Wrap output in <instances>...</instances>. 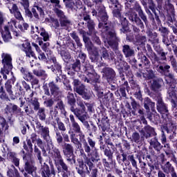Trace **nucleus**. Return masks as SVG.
I'll use <instances>...</instances> for the list:
<instances>
[{
	"instance_id": "obj_29",
	"label": "nucleus",
	"mask_w": 177,
	"mask_h": 177,
	"mask_svg": "<svg viewBox=\"0 0 177 177\" xmlns=\"http://www.w3.org/2000/svg\"><path fill=\"white\" fill-rule=\"evenodd\" d=\"M67 102L71 107L74 106L75 104V97H74V94L73 93H68L66 97Z\"/></svg>"
},
{
	"instance_id": "obj_7",
	"label": "nucleus",
	"mask_w": 177,
	"mask_h": 177,
	"mask_svg": "<svg viewBox=\"0 0 177 177\" xmlns=\"http://www.w3.org/2000/svg\"><path fill=\"white\" fill-rule=\"evenodd\" d=\"M7 8L9 9L10 13L14 15L15 17H16L19 21L23 20V17L21 16V13L19 10V8L15 3H8Z\"/></svg>"
},
{
	"instance_id": "obj_32",
	"label": "nucleus",
	"mask_w": 177,
	"mask_h": 177,
	"mask_svg": "<svg viewBox=\"0 0 177 177\" xmlns=\"http://www.w3.org/2000/svg\"><path fill=\"white\" fill-rule=\"evenodd\" d=\"M21 50L24 52H28L29 50H31V44L29 43L28 41L26 40L22 44L21 47Z\"/></svg>"
},
{
	"instance_id": "obj_9",
	"label": "nucleus",
	"mask_w": 177,
	"mask_h": 177,
	"mask_svg": "<svg viewBox=\"0 0 177 177\" xmlns=\"http://www.w3.org/2000/svg\"><path fill=\"white\" fill-rule=\"evenodd\" d=\"M47 56L48 57V61H47L48 64H50V63L53 64L51 66H48V68H52L53 71H55V70H57L58 71L62 70V66L59 65V64H57L56 62V57L52 55H49V53H48Z\"/></svg>"
},
{
	"instance_id": "obj_48",
	"label": "nucleus",
	"mask_w": 177,
	"mask_h": 177,
	"mask_svg": "<svg viewBox=\"0 0 177 177\" xmlns=\"http://www.w3.org/2000/svg\"><path fill=\"white\" fill-rule=\"evenodd\" d=\"M79 167H80V169H84V168H86V174L87 175H91V171L88 169V166H86V165H84L83 161L79 162Z\"/></svg>"
},
{
	"instance_id": "obj_5",
	"label": "nucleus",
	"mask_w": 177,
	"mask_h": 177,
	"mask_svg": "<svg viewBox=\"0 0 177 177\" xmlns=\"http://www.w3.org/2000/svg\"><path fill=\"white\" fill-rule=\"evenodd\" d=\"M36 128L38 129L39 133H40L41 138L48 142L50 139V136H49V127H44L41 123L37 122L36 124Z\"/></svg>"
},
{
	"instance_id": "obj_26",
	"label": "nucleus",
	"mask_w": 177,
	"mask_h": 177,
	"mask_svg": "<svg viewBox=\"0 0 177 177\" xmlns=\"http://www.w3.org/2000/svg\"><path fill=\"white\" fill-rule=\"evenodd\" d=\"M8 129V124L5 118L0 116V136L3 135V129Z\"/></svg>"
},
{
	"instance_id": "obj_23",
	"label": "nucleus",
	"mask_w": 177,
	"mask_h": 177,
	"mask_svg": "<svg viewBox=\"0 0 177 177\" xmlns=\"http://www.w3.org/2000/svg\"><path fill=\"white\" fill-rule=\"evenodd\" d=\"M102 57L105 59V60H113L114 59V53H110L109 54L107 53V50L106 48H102Z\"/></svg>"
},
{
	"instance_id": "obj_57",
	"label": "nucleus",
	"mask_w": 177,
	"mask_h": 177,
	"mask_svg": "<svg viewBox=\"0 0 177 177\" xmlns=\"http://www.w3.org/2000/svg\"><path fill=\"white\" fill-rule=\"evenodd\" d=\"M54 156L55 157L58 158V160H63V158H62V154L60 153V151L59 149L54 150Z\"/></svg>"
},
{
	"instance_id": "obj_25",
	"label": "nucleus",
	"mask_w": 177,
	"mask_h": 177,
	"mask_svg": "<svg viewBox=\"0 0 177 177\" xmlns=\"http://www.w3.org/2000/svg\"><path fill=\"white\" fill-rule=\"evenodd\" d=\"M99 16L100 17H101V20L106 26V24H107V20L109 19V17H107V13L106 12V10L104 8H102L101 11H99Z\"/></svg>"
},
{
	"instance_id": "obj_6",
	"label": "nucleus",
	"mask_w": 177,
	"mask_h": 177,
	"mask_svg": "<svg viewBox=\"0 0 177 177\" xmlns=\"http://www.w3.org/2000/svg\"><path fill=\"white\" fill-rule=\"evenodd\" d=\"M87 75L89 77L85 78L84 82H87L88 84L89 83H95L99 81V75L97 74L96 72H95V70L93 69V66H91V70L89 71L87 69Z\"/></svg>"
},
{
	"instance_id": "obj_12",
	"label": "nucleus",
	"mask_w": 177,
	"mask_h": 177,
	"mask_svg": "<svg viewBox=\"0 0 177 177\" xmlns=\"http://www.w3.org/2000/svg\"><path fill=\"white\" fill-rule=\"evenodd\" d=\"M63 153L65 157H71L74 156V147L71 144L65 143L62 145Z\"/></svg>"
},
{
	"instance_id": "obj_19",
	"label": "nucleus",
	"mask_w": 177,
	"mask_h": 177,
	"mask_svg": "<svg viewBox=\"0 0 177 177\" xmlns=\"http://www.w3.org/2000/svg\"><path fill=\"white\" fill-rule=\"evenodd\" d=\"M133 9L136 10V12H138L140 17L142 19V20H143L145 24H147V17L145 16V14L143 13V10H142V8H140V6L138 3H136Z\"/></svg>"
},
{
	"instance_id": "obj_33",
	"label": "nucleus",
	"mask_w": 177,
	"mask_h": 177,
	"mask_svg": "<svg viewBox=\"0 0 177 177\" xmlns=\"http://www.w3.org/2000/svg\"><path fill=\"white\" fill-rule=\"evenodd\" d=\"M145 132H147V135L145 138H150V135H156V132L154 131V129L150 126H146L144 128Z\"/></svg>"
},
{
	"instance_id": "obj_13",
	"label": "nucleus",
	"mask_w": 177,
	"mask_h": 177,
	"mask_svg": "<svg viewBox=\"0 0 177 177\" xmlns=\"http://www.w3.org/2000/svg\"><path fill=\"white\" fill-rule=\"evenodd\" d=\"M24 169L28 174L32 175L34 172H37V167L33 161H27L25 163Z\"/></svg>"
},
{
	"instance_id": "obj_3",
	"label": "nucleus",
	"mask_w": 177,
	"mask_h": 177,
	"mask_svg": "<svg viewBox=\"0 0 177 177\" xmlns=\"http://www.w3.org/2000/svg\"><path fill=\"white\" fill-rule=\"evenodd\" d=\"M10 26L11 27H13V26H16V21L11 20L8 22V26H4L3 30L1 31V37L4 42H10V40L12 39V35H10V31H9Z\"/></svg>"
},
{
	"instance_id": "obj_51",
	"label": "nucleus",
	"mask_w": 177,
	"mask_h": 177,
	"mask_svg": "<svg viewBox=\"0 0 177 177\" xmlns=\"http://www.w3.org/2000/svg\"><path fill=\"white\" fill-rule=\"evenodd\" d=\"M20 3L24 6V9L30 8V1L28 0H20Z\"/></svg>"
},
{
	"instance_id": "obj_30",
	"label": "nucleus",
	"mask_w": 177,
	"mask_h": 177,
	"mask_svg": "<svg viewBox=\"0 0 177 177\" xmlns=\"http://www.w3.org/2000/svg\"><path fill=\"white\" fill-rule=\"evenodd\" d=\"M24 149L28 153H32V143H31V140H27L26 143H24Z\"/></svg>"
},
{
	"instance_id": "obj_4",
	"label": "nucleus",
	"mask_w": 177,
	"mask_h": 177,
	"mask_svg": "<svg viewBox=\"0 0 177 177\" xmlns=\"http://www.w3.org/2000/svg\"><path fill=\"white\" fill-rule=\"evenodd\" d=\"M54 12L59 18L62 27H70V26H71V21H70V20L66 17L64 12L60 10V8H54Z\"/></svg>"
},
{
	"instance_id": "obj_34",
	"label": "nucleus",
	"mask_w": 177,
	"mask_h": 177,
	"mask_svg": "<svg viewBox=\"0 0 177 177\" xmlns=\"http://www.w3.org/2000/svg\"><path fill=\"white\" fill-rule=\"evenodd\" d=\"M28 24L26 23L24 19L19 21L18 28L21 30V31H26V30H28Z\"/></svg>"
},
{
	"instance_id": "obj_31",
	"label": "nucleus",
	"mask_w": 177,
	"mask_h": 177,
	"mask_svg": "<svg viewBox=\"0 0 177 177\" xmlns=\"http://www.w3.org/2000/svg\"><path fill=\"white\" fill-rule=\"evenodd\" d=\"M38 110L37 115L41 121H45L46 118V114L45 113V108H40Z\"/></svg>"
},
{
	"instance_id": "obj_21",
	"label": "nucleus",
	"mask_w": 177,
	"mask_h": 177,
	"mask_svg": "<svg viewBox=\"0 0 177 177\" xmlns=\"http://www.w3.org/2000/svg\"><path fill=\"white\" fill-rule=\"evenodd\" d=\"M104 73L105 74L106 77L110 80L111 78H114L115 76V72H114V70L111 68H105L103 69Z\"/></svg>"
},
{
	"instance_id": "obj_24",
	"label": "nucleus",
	"mask_w": 177,
	"mask_h": 177,
	"mask_svg": "<svg viewBox=\"0 0 177 177\" xmlns=\"http://www.w3.org/2000/svg\"><path fill=\"white\" fill-rule=\"evenodd\" d=\"M149 144L151 147H153V149H155V150H157L158 151H160V150L161 149V144L156 138L151 140L149 141Z\"/></svg>"
},
{
	"instance_id": "obj_53",
	"label": "nucleus",
	"mask_w": 177,
	"mask_h": 177,
	"mask_svg": "<svg viewBox=\"0 0 177 177\" xmlns=\"http://www.w3.org/2000/svg\"><path fill=\"white\" fill-rule=\"evenodd\" d=\"M84 162L88 165L89 167V169H92V167H93V163L91 161V159L88 158L86 156L84 157Z\"/></svg>"
},
{
	"instance_id": "obj_1",
	"label": "nucleus",
	"mask_w": 177,
	"mask_h": 177,
	"mask_svg": "<svg viewBox=\"0 0 177 177\" xmlns=\"http://www.w3.org/2000/svg\"><path fill=\"white\" fill-rule=\"evenodd\" d=\"M1 57L3 68L1 69L0 73L1 75H3V80H8V75H9L10 70L13 68V66L12 65V57L8 53H3Z\"/></svg>"
},
{
	"instance_id": "obj_15",
	"label": "nucleus",
	"mask_w": 177,
	"mask_h": 177,
	"mask_svg": "<svg viewBox=\"0 0 177 177\" xmlns=\"http://www.w3.org/2000/svg\"><path fill=\"white\" fill-rule=\"evenodd\" d=\"M162 170L165 174H175V169L169 162H167L165 165L161 166Z\"/></svg>"
},
{
	"instance_id": "obj_41",
	"label": "nucleus",
	"mask_w": 177,
	"mask_h": 177,
	"mask_svg": "<svg viewBox=\"0 0 177 177\" xmlns=\"http://www.w3.org/2000/svg\"><path fill=\"white\" fill-rule=\"evenodd\" d=\"M131 138L133 142H135L136 143H139V140H140V135L139 134V133H133Z\"/></svg>"
},
{
	"instance_id": "obj_58",
	"label": "nucleus",
	"mask_w": 177,
	"mask_h": 177,
	"mask_svg": "<svg viewBox=\"0 0 177 177\" xmlns=\"http://www.w3.org/2000/svg\"><path fill=\"white\" fill-rule=\"evenodd\" d=\"M71 157H66V161H68L71 165H73V164H75V158L74 157V155Z\"/></svg>"
},
{
	"instance_id": "obj_55",
	"label": "nucleus",
	"mask_w": 177,
	"mask_h": 177,
	"mask_svg": "<svg viewBox=\"0 0 177 177\" xmlns=\"http://www.w3.org/2000/svg\"><path fill=\"white\" fill-rule=\"evenodd\" d=\"M49 43H44L42 46H41V49L44 51V52H49L50 55H52V52L49 51Z\"/></svg>"
},
{
	"instance_id": "obj_10",
	"label": "nucleus",
	"mask_w": 177,
	"mask_h": 177,
	"mask_svg": "<svg viewBox=\"0 0 177 177\" xmlns=\"http://www.w3.org/2000/svg\"><path fill=\"white\" fill-rule=\"evenodd\" d=\"M41 170L42 177H49L50 176V174H52V175H54V176L56 175L55 167L52 166L51 170H49V166L45 163L44 164V165L41 166Z\"/></svg>"
},
{
	"instance_id": "obj_40",
	"label": "nucleus",
	"mask_w": 177,
	"mask_h": 177,
	"mask_svg": "<svg viewBox=\"0 0 177 177\" xmlns=\"http://www.w3.org/2000/svg\"><path fill=\"white\" fill-rule=\"evenodd\" d=\"M61 55L62 59L65 61L70 60V59H71V55H70V53L67 51H62Z\"/></svg>"
},
{
	"instance_id": "obj_43",
	"label": "nucleus",
	"mask_w": 177,
	"mask_h": 177,
	"mask_svg": "<svg viewBox=\"0 0 177 177\" xmlns=\"http://www.w3.org/2000/svg\"><path fill=\"white\" fill-rule=\"evenodd\" d=\"M71 37H73V39H75L77 46H82V44H81V41L80 40V37L77 35L75 33H71Z\"/></svg>"
},
{
	"instance_id": "obj_22",
	"label": "nucleus",
	"mask_w": 177,
	"mask_h": 177,
	"mask_svg": "<svg viewBox=\"0 0 177 177\" xmlns=\"http://www.w3.org/2000/svg\"><path fill=\"white\" fill-rule=\"evenodd\" d=\"M113 15L115 17H121V4L116 3L113 4Z\"/></svg>"
},
{
	"instance_id": "obj_50",
	"label": "nucleus",
	"mask_w": 177,
	"mask_h": 177,
	"mask_svg": "<svg viewBox=\"0 0 177 177\" xmlns=\"http://www.w3.org/2000/svg\"><path fill=\"white\" fill-rule=\"evenodd\" d=\"M136 24H137V26H139V27H140V28H143L144 25H143V22H142V20H140V19L139 17H138V15H135V21Z\"/></svg>"
},
{
	"instance_id": "obj_36",
	"label": "nucleus",
	"mask_w": 177,
	"mask_h": 177,
	"mask_svg": "<svg viewBox=\"0 0 177 177\" xmlns=\"http://www.w3.org/2000/svg\"><path fill=\"white\" fill-rule=\"evenodd\" d=\"M5 88L9 95H13V91H12V84H10V80H8L7 82L5 84Z\"/></svg>"
},
{
	"instance_id": "obj_27",
	"label": "nucleus",
	"mask_w": 177,
	"mask_h": 177,
	"mask_svg": "<svg viewBox=\"0 0 177 177\" xmlns=\"http://www.w3.org/2000/svg\"><path fill=\"white\" fill-rule=\"evenodd\" d=\"M48 86L52 95H57L59 93V86H57L53 82L49 83Z\"/></svg>"
},
{
	"instance_id": "obj_59",
	"label": "nucleus",
	"mask_w": 177,
	"mask_h": 177,
	"mask_svg": "<svg viewBox=\"0 0 177 177\" xmlns=\"http://www.w3.org/2000/svg\"><path fill=\"white\" fill-rule=\"evenodd\" d=\"M56 139L57 141V143H62L63 142V137L62 136V134L59 132L56 133Z\"/></svg>"
},
{
	"instance_id": "obj_42",
	"label": "nucleus",
	"mask_w": 177,
	"mask_h": 177,
	"mask_svg": "<svg viewBox=\"0 0 177 177\" xmlns=\"http://www.w3.org/2000/svg\"><path fill=\"white\" fill-rule=\"evenodd\" d=\"M89 53H92L93 55L99 56V51L97 50V48L95 47L90 46L88 48Z\"/></svg>"
},
{
	"instance_id": "obj_64",
	"label": "nucleus",
	"mask_w": 177,
	"mask_h": 177,
	"mask_svg": "<svg viewBox=\"0 0 177 177\" xmlns=\"http://www.w3.org/2000/svg\"><path fill=\"white\" fill-rule=\"evenodd\" d=\"M88 143L92 149H93L96 145V142L93 141V140H92L91 138H88Z\"/></svg>"
},
{
	"instance_id": "obj_18",
	"label": "nucleus",
	"mask_w": 177,
	"mask_h": 177,
	"mask_svg": "<svg viewBox=\"0 0 177 177\" xmlns=\"http://www.w3.org/2000/svg\"><path fill=\"white\" fill-rule=\"evenodd\" d=\"M80 141L83 143L84 149L86 153H91V147L88 145L86 140H85V135L84 133L80 134Z\"/></svg>"
},
{
	"instance_id": "obj_38",
	"label": "nucleus",
	"mask_w": 177,
	"mask_h": 177,
	"mask_svg": "<svg viewBox=\"0 0 177 177\" xmlns=\"http://www.w3.org/2000/svg\"><path fill=\"white\" fill-rule=\"evenodd\" d=\"M33 73L35 74V75H37V77H46V72L44 70H34Z\"/></svg>"
},
{
	"instance_id": "obj_56",
	"label": "nucleus",
	"mask_w": 177,
	"mask_h": 177,
	"mask_svg": "<svg viewBox=\"0 0 177 177\" xmlns=\"http://www.w3.org/2000/svg\"><path fill=\"white\" fill-rule=\"evenodd\" d=\"M161 85H162V80L155 81L153 84L154 88H156L157 89L161 88Z\"/></svg>"
},
{
	"instance_id": "obj_54",
	"label": "nucleus",
	"mask_w": 177,
	"mask_h": 177,
	"mask_svg": "<svg viewBox=\"0 0 177 177\" xmlns=\"http://www.w3.org/2000/svg\"><path fill=\"white\" fill-rule=\"evenodd\" d=\"M37 55L39 60H45L46 59L45 53H44L41 50L39 51H37Z\"/></svg>"
},
{
	"instance_id": "obj_60",
	"label": "nucleus",
	"mask_w": 177,
	"mask_h": 177,
	"mask_svg": "<svg viewBox=\"0 0 177 177\" xmlns=\"http://www.w3.org/2000/svg\"><path fill=\"white\" fill-rule=\"evenodd\" d=\"M56 107L57 109H59L61 111H64V105L63 104V102L62 101L58 102Z\"/></svg>"
},
{
	"instance_id": "obj_49",
	"label": "nucleus",
	"mask_w": 177,
	"mask_h": 177,
	"mask_svg": "<svg viewBox=\"0 0 177 177\" xmlns=\"http://www.w3.org/2000/svg\"><path fill=\"white\" fill-rule=\"evenodd\" d=\"M151 100H149V97H147L145 99L144 101V107L146 110H150V107L149 106V104H151Z\"/></svg>"
},
{
	"instance_id": "obj_8",
	"label": "nucleus",
	"mask_w": 177,
	"mask_h": 177,
	"mask_svg": "<svg viewBox=\"0 0 177 177\" xmlns=\"http://www.w3.org/2000/svg\"><path fill=\"white\" fill-rule=\"evenodd\" d=\"M74 91L76 93H78V95L82 96L83 99L85 100L91 99V95H89L88 90L85 88V86L84 84H80L79 87H76Z\"/></svg>"
},
{
	"instance_id": "obj_47",
	"label": "nucleus",
	"mask_w": 177,
	"mask_h": 177,
	"mask_svg": "<svg viewBox=\"0 0 177 177\" xmlns=\"http://www.w3.org/2000/svg\"><path fill=\"white\" fill-rule=\"evenodd\" d=\"M128 160L129 161H131L133 167H134V168H138V164L136 163V160H135V157L133 156V155H130L128 156Z\"/></svg>"
},
{
	"instance_id": "obj_39",
	"label": "nucleus",
	"mask_w": 177,
	"mask_h": 177,
	"mask_svg": "<svg viewBox=\"0 0 177 177\" xmlns=\"http://www.w3.org/2000/svg\"><path fill=\"white\" fill-rule=\"evenodd\" d=\"M50 3L54 5V9H62V6L60 5V0H50Z\"/></svg>"
},
{
	"instance_id": "obj_11",
	"label": "nucleus",
	"mask_w": 177,
	"mask_h": 177,
	"mask_svg": "<svg viewBox=\"0 0 177 177\" xmlns=\"http://www.w3.org/2000/svg\"><path fill=\"white\" fill-rule=\"evenodd\" d=\"M31 10L34 17H35V19H37V20H39L40 17H41V19H44L45 17V12H44L42 8L38 6H35Z\"/></svg>"
},
{
	"instance_id": "obj_35",
	"label": "nucleus",
	"mask_w": 177,
	"mask_h": 177,
	"mask_svg": "<svg viewBox=\"0 0 177 177\" xmlns=\"http://www.w3.org/2000/svg\"><path fill=\"white\" fill-rule=\"evenodd\" d=\"M26 59L28 60H31L32 59H35L37 60V56H35V53H33L32 50H30L29 51L25 52Z\"/></svg>"
},
{
	"instance_id": "obj_14",
	"label": "nucleus",
	"mask_w": 177,
	"mask_h": 177,
	"mask_svg": "<svg viewBox=\"0 0 177 177\" xmlns=\"http://www.w3.org/2000/svg\"><path fill=\"white\" fill-rule=\"evenodd\" d=\"M157 110L160 113V114H165V113H168L167 106H165V104L162 102V97H159L158 99Z\"/></svg>"
},
{
	"instance_id": "obj_45",
	"label": "nucleus",
	"mask_w": 177,
	"mask_h": 177,
	"mask_svg": "<svg viewBox=\"0 0 177 177\" xmlns=\"http://www.w3.org/2000/svg\"><path fill=\"white\" fill-rule=\"evenodd\" d=\"M31 104L32 106H34V110L37 111L39 108V102H38V99L34 98L33 100H31Z\"/></svg>"
},
{
	"instance_id": "obj_44",
	"label": "nucleus",
	"mask_w": 177,
	"mask_h": 177,
	"mask_svg": "<svg viewBox=\"0 0 177 177\" xmlns=\"http://www.w3.org/2000/svg\"><path fill=\"white\" fill-rule=\"evenodd\" d=\"M84 20L88 21V28H93L94 24L93 21H91L89 15H86L84 17Z\"/></svg>"
},
{
	"instance_id": "obj_28",
	"label": "nucleus",
	"mask_w": 177,
	"mask_h": 177,
	"mask_svg": "<svg viewBox=\"0 0 177 177\" xmlns=\"http://www.w3.org/2000/svg\"><path fill=\"white\" fill-rule=\"evenodd\" d=\"M71 140L72 143H73V145H75L77 149H81L82 147V144H81V141H80L78 138H75V134L71 135Z\"/></svg>"
},
{
	"instance_id": "obj_17",
	"label": "nucleus",
	"mask_w": 177,
	"mask_h": 177,
	"mask_svg": "<svg viewBox=\"0 0 177 177\" xmlns=\"http://www.w3.org/2000/svg\"><path fill=\"white\" fill-rule=\"evenodd\" d=\"M35 28L38 34H40L41 37H42L45 42H46L47 41H49V38L50 36L49 35V33L47 31H46L45 28H40L39 29L37 26H36Z\"/></svg>"
},
{
	"instance_id": "obj_62",
	"label": "nucleus",
	"mask_w": 177,
	"mask_h": 177,
	"mask_svg": "<svg viewBox=\"0 0 177 177\" xmlns=\"http://www.w3.org/2000/svg\"><path fill=\"white\" fill-rule=\"evenodd\" d=\"M44 104L46 107H52L53 106V100H48L45 101Z\"/></svg>"
},
{
	"instance_id": "obj_20",
	"label": "nucleus",
	"mask_w": 177,
	"mask_h": 177,
	"mask_svg": "<svg viewBox=\"0 0 177 177\" xmlns=\"http://www.w3.org/2000/svg\"><path fill=\"white\" fill-rule=\"evenodd\" d=\"M123 53H124L126 57H131V56H133L135 51L129 46L124 45L123 46Z\"/></svg>"
},
{
	"instance_id": "obj_16",
	"label": "nucleus",
	"mask_w": 177,
	"mask_h": 177,
	"mask_svg": "<svg viewBox=\"0 0 177 177\" xmlns=\"http://www.w3.org/2000/svg\"><path fill=\"white\" fill-rule=\"evenodd\" d=\"M69 117H70L71 122H72V127H73V131H75V132H76V133H79V137H80V135H81V133H82V132H81V127H80V124H78L77 123V122H75L74 115H70Z\"/></svg>"
},
{
	"instance_id": "obj_46",
	"label": "nucleus",
	"mask_w": 177,
	"mask_h": 177,
	"mask_svg": "<svg viewBox=\"0 0 177 177\" xmlns=\"http://www.w3.org/2000/svg\"><path fill=\"white\" fill-rule=\"evenodd\" d=\"M140 62L145 64V66H149L150 64V61L147 59V57L145 55H142L140 57Z\"/></svg>"
},
{
	"instance_id": "obj_63",
	"label": "nucleus",
	"mask_w": 177,
	"mask_h": 177,
	"mask_svg": "<svg viewBox=\"0 0 177 177\" xmlns=\"http://www.w3.org/2000/svg\"><path fill=\"white\" fill-rule=\"evenodd\" d=\"M169 68H171V66H169V65H166L165 66H159V70L163 72L169 71H168Z\"/></svg>"
},
{
	"instance_id": "obj_61",
	"label": "nucleus",
	"mask_w": 177,
	"mask_h": 177,
	"mask_svg": "<svg viewBox=\"0 0 177 177\" xmlns=\"http://www.w3.org/2000/svg\"><path fill=\"white\" fill-rule=\"evenodd\" d=\"M57 125L59 131H66V127H64L63 122L57 121Z\"/></svg>"
},
{
	"instance_id": "obj_37",
	"label": "nucleus",
	"mask_w": 177,
	"mask_h": 177,
	"mask_svg": "<svg viewBox=\"0 0 177 177\" xmlns=\"http://www.w3.org/2000/svg\"><path fill=\"white\" fill-rule=\"evenodd\" d=\"M58 164H59V165L62 167L63 171H65V172H68V167L64 162V160H63V159L59 160Z\"/></svg>"
},
{
	"instance_id": "obj_2",
	"label": "nucleus",
	"mask_w": 177,
	"mask_h": 177,
	"mask_svg": "<svg viewBox=\"0 0 177 177\" xmlns=\"http://www.w3.org/2000/svg\"><path fill=\"white\" fill-rule=\"evenodd\" d=\"M77 104L80 107L78 108H74V106L71 107V111H72L73 113L77 117L80 121H82L81 115L82 114H85L86 111V109L85 108V102L82 101L81 99H77Z\"/></svg>"
},
{
	"instance_id": "obj_52",
	"label": "nucleus",
	"mask_w": 177,
	"mask_h": 177,
	"mask_svg": "<svg viewBox=\"0 0 177 177\" xmlns=\"http://www.w3.org/2000/svg\"><path fill=\"white\" fill-rule=\"evenodd\" d=\"M24 78L26 80V81H31L34 78V76H32V74L31 73L28 71L25 73Z\"/></svg>"
}]
</instances>
